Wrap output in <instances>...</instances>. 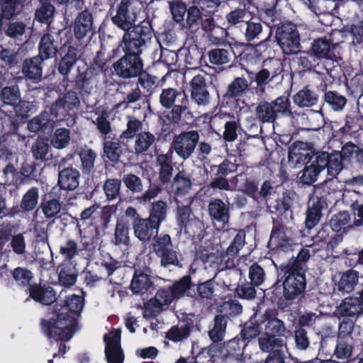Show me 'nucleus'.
Instances as JSON below:
<instances>
[{
	"label": "nucleus",
	"mask_w": 363,
	"mask_h": 363,
	"mask_svg": "<svg viewBox=\"0 0 363 363\" xmlns=\"http://www.w3.org/2000/svg\"><path fill=\"white\" fill-rule=\"evenodd\" d=\"M250 15L242 9L232 11L226 15V20L230 25H236L242 22H246L250 19Z\"/></svg>",
	"instance_id": "56"
},
{
	"label": "nucleus",
	"mask_w": 363,
	"mask_h": 363,
	"mask_svg": "<svg viewBox=\"0 0 363 363\" xmlns=\"http://www.w3.org/2000/svg\"><path fill=\"white\" fill-rule=\"evenodd\" d=\"M39 191L35 187L30 189L23 196L21 207L23 211H30L33 210L38 203Z\"/></svg>",
	"instance_id": "38"
},
{
	"label": "nucleus",
	"mask_w": 363,
	"mask_h": 363,
	"mask_svg": "<svg viewBox=\"0 0 363 363\" xmlns=\"http://www.w3.org/2000/svg\"><path fill=\"white\" fill-rule=\"evenodd\" d=\"M259 345L262 351L269 352L274 350V351L273 352H280V349L284 346L282 340L276 338L274 336L265 335H262L259 337Z\"/></svg>",
	"instance_id": "36"
},
{
	"label": "nucleus",
	"mask_w": 363,
	"mask_h": 363,
	"mask_svg": "<svg viewBox=\"0 0 363 363\" xmlns=\"http://www.w3.org/2000/svg\"><path fill=\"white\" fill-rule=\"evenodd\" d=\"M172 247L171 238L168 235H162L157 238L153 244V250L157 256L164 253Z\"/></svg>",
	"instance_id": "55"
},
{
	"label": "nucleus",
	"mask_w": 363,
	"mask_h": 363,
	"mask_svg": "<svg viewBox=\"0 0 363 363\" xmlns=\"http://www.w3.org/2000/svg\"><path fill=\"white\" fill-rule=\"evenodd\" d=\"M320 211L321 208L318 202L313 203V206L308 207L306 219V225L308 228H313L319 222L321 215Z\"/></svg>",
	"instance_id": "49"
},
{
	"label": "nucleus",
	"mask_w": 363,
	"mask_h": 363,
	"mask_svg": "<svg viewBox=\"0 0 363 363\" xmlns=\"http://www.w3.org/2000/svg\"><path fill=\"white\" fill-rule=\"evenodd\" d=\"M327 156L316 154L315 159L298 174L299 180L304 184H312L317 181L320 173L325 168Z\"/></svg>",
	"instance_id": "12"
},
{
	"label": "nucleus",
	"mask_w": 363,
	"mask_h": 363,
	"mask_svg": "<svg viewBox=\"0 0 363 363\" xmlns=\"http://www.w3.org/2000/svg\"><path fill=\"white\" fill-rule=\"evenodd\" d=\"M306 287L305 277L302 268L293 266L288 272L284 282V296L287 299H294L303 292Z\"/></svg>",
	"instance_id": "6"
},
{
	"label": "nucleus",
	"mask_w": 363,
	"mask_h": 363,
	"mask_svg": "<svg viewBox=\"0 0 363 363\" xmlns=\"http://www.w3.org/2000/svg\"><path fill=\"white\" fill-rule=\"evenodd\" d=\"M160 102L162 106L167 108L174 106L172 112V118L175 122H178L182 114L188 110L189 99L186 95L173 88L162 90L160 96Z\"/></svg>",
	"instance_id": "3"
},
{
	"label": "nucleus",
	"mask_w": 363,
	"mask_h": 363,
	"mask_svg": "<svg viewBox=\"0 0 363 363\" xmlns=\"http://www.w3.org/2000/svg\"><path fill=\"white\" fill-rule=\"evenodd\" d=\"M259 332L265 336H278L284 333V323L278 318L264 315L258 323Z\"/></svg>",
	"instance_id": "17"
},
{
	"label": "nucleus",
	"mask_w": 363,
	"mask_h": 363,
	"mask_svg": "<svg viewBox=\"0 0 363 363\" xmlns=\"http://www.w3.org/2000/svg\"><path fill=\"white\" fill-rule=\"evenodd\" d=\"M49 145L47 140L38 139L32 145L31 151L36 160H43L48 152Z\"/></svg>",
	"instance_id": "60"
},
{
	"label": "nucleus",
	"mask_w": 363,
	"mask_h": 363,
	"mask_svg": "<svg viewBox=\"0 0 363 363\" xmlns=\"http://www.w3.org/2000/svg\"><path fill=\"white\" fill-rule=\"evenodd\" d=\"M55 121L49 117V113L44 111L38 116L30 121L28 123V129L36 133L45 128H52L54 126Z\"/></svg>",
	"instance_id": "32"
},
{
	"label": "nucleus",
	"mask_w": 363,
	"mask_h": 363,
	"mask_svg": "<svg viewBox=\"0 0 363 363\" xmlns=\"http://www.w3.org/2000/svg\"><path fill=\"white\" fill-rule=\"evenodd\" d=\"M135 236L141 242H147L157 233L158 226L148 218L138 219L133 223Z\"/></svg>",
	"instance_id": "15"
},
{
	"label": "nucleus",
	"mask_w": 363,
	"mask_h": 363,
	"mask_svg": "<svg viewBox=\"0 0 363 363\" xmlns=\"http://www.w3.org/2000/svg\"><path fill=\"white\" fill-rule=\"evenodd\" d=\"M84 299L80 296L72 295L49 322L48 335L59 340L67 341L72 338L77 324V317L82 311Z\"/></svg>",
	"instance_id": "1"
},
{
	"label": "nucleus",
	"mask_w": 363,
	"mask_h": 363,
	"mask_svg": "<svg viewBox=\"0 0 363 363\" xmlns=\"http://www.w3.org/2000/svg\"><path fill=\"white\" fill-rule=\"evenodd\" d=\"M226 318L223 315H217L215 318V325L209 331V337L213 342H218L223 339L225 333Z\"/></svg>",
	"instance_id": "40"
},
{
	"label": "nucleus",
	"mask_w": 363,
	"mask_h": 363,
	"mask_svg": "<svg viewBox=\"0 0 363 363\" xmlns=\"http://www.w3.org/2000/svg\"><path fill=\"white\" fill-rule=\"evenodd\" d=\"M79 173L73 168H65L60 172L58 185L62 189L72 191L79 186Z\"/></svg>",
	"instance_id": "21"
},
{
	"label": "nucleus",
	"mask_w": 363,
	"mask_h": 363,
	"mask_svg": "<svg viewBox=\"0 0 363 363\" xmlns=\"http://www.w3.org/2000/svg\"><path fill=\"white\" fill-rule=\"evenodd\" d=\"M154 298L163 307L170 304L175 298V294L170 287L158 290Z\"/></svg>",
	"instance_id": "58"
},
{
	"label": "nucleus",
	"mask_w": 363,
	"mask_h": 363,
	"mask_svg": "<svg viewBox=\"0 0 363 363\" xmlns=\"http://www.w3.org/2000/svg\"><path fill=\"white\" fill-rule=\"evenodd\" d=\"M125 186L133 192H140L143 190L141 179L135 174H125L123 178Z\"/></svg>",
	"instance_id": "64"
},
{
	"label": "nucleus",
	"mask_w": 363,
	"mask_h": 363,
	"mask_svg": "<svg viewBox=\"0 0 363 363\" xmlns=\"http://www.w3.org/2000/svg\"><path fill=\"white\" fill-rule=\"evenodd\" d=\"M127 119V128L122 133L121 137L123 138H133L138 131L142 130L143 124L140 120L134 116H128Z\"/></svg>",
	"instance_id": "47"
},
{
	"label": "nucleus",
	"mask_w": 363,
	"mask_h": 363,
	"mask_svg": "<svg viewBox=\"0 0 363 363\" xmlns=\"http://www.w3.org/2000/svg\"><path fill=\"white\" fill-rule=\"evenodd\" d=\"M121 181L118 179H108L104 185V191L108 200H113L119 195Z\"/></svg>",
	"instance_id": "52"
},
{
	"label": "nucleus",
	"mask_w": 363,
	"mask_h": 363,
	"mask_svg": "<svg viewBox=\"0 0 363 363\" xmlns=\"http://www.w3.org/2000/svg\"><path fill=\"white\" fill-rule=\"evenodd\" d=\"M350 220V217L348 213L340 212L331 218L330 225L333 231L338 232L345 228Z\"/></svg>",
	"instance_id": "53"
},
{
	"label": "nucleus",
	"mask_w": 363,
	"mask_h": 363,
	"mask_svg": "<svg viewBox=\"0 0 363 363\" xmlns=\"http://www.w3.org/2000/svg\"><path fill=\"white\" fill-rule=\"evenodd\" d=\"M329 43L323 39L315 40L312 46V52L318 58H328L330 52Z\"/></svg>",
	"instance_id": "54"
},
{
	"label": "nucleus",
	"mask_w": 363,
	"mask_h": 363,
	"mask_svg": "<svg viewBox=\"0 0 363 363\" xmlns=\"http://www.w3.org/2000/svg\"><path fill=\"white\" fill-rule=\"evenodd\" d=\"M1 99L4 104L15 107L20 102V92L18 86H8L1 90Z\"/></svg>",
	"instance_id": "39"
},
{
	"label": "nucleus",
	"mask_w": 363,
	"mask_h": 363,
	"mask_svg": "<svg viewBox=\"0 0 363 363\" xmlns=\"http://www.w3.org/2000/svg\"><path fill=\"white\" fill-rule=\"evenodd\" d=\"M10 246L13 252L19 256H23L26 253V242L24 235L18 233L11 238Z\"/></svg>",
	"instance_id": "48"
},
{
	"label": "nucleus",
	"mask_w": 363,
	"mask_h": 363,
	"mask_svg": "<svg viewBox=\"0 0 363 363\" xmlns=\"http://www.w3.org/2000/svg\"><path fill=\"white\" fill-rule=\"evenodd\" d=\"M91 17L88 12H82L75 21L74 31L77 38H82L91 28Z\"/></svg>",
	"instance_id": "30"
},
{
	"label": "nucleus",
	"mask_w": 363,
	"mask_h": 363,
	"mask_svg": "<svg viewBox=\"0 0 363 363\" xmlns=\"http://www.w3.org/2000/svg\"><path fill=\"white\" fill-rule=\"evenodd\" d=\"M255 116L262 123H274L277 118L273 105L267 101H262L255 108Z\"/></svg>",
	"instance_id": "29"
},
{
	"label": "nucleus",
	"mask_w": 363,
	"mask_h": 363,
	"mask_svg": "<svg viewBox=\"0 0 363 363\" xmlns=\"http://www.w3.org/2000/svg\"><path fill=\"white\" fill-rule=\"evenodd\" d=\"M245 233L244 230H239L233 239L232 244L228 247L226 253L228 255L234 256L238 253L240 250L245 245Z\"/></svg>",
	"instance_id": "57"
},
{
	"label": "nucleus",
	"mask_w": 363,
	"mask_h": 363,
	"mask_svg": "<svg viewBox=\"0 0 363 363\" xmlns=\"http://www.w3.org/2000/svg\"><path fill=\"white\" fill-rule=\"evenodd\" d=\"M318 155H325L327 156L325 167H328V173L333 177H336L342 170V156L340 153L335 152L329 155L327 152H320Z\"/></svg>",
	"instance_id": "33"
},
{
	"label": "nucleus",
	"mask_w": 363,
	"mask_h": 363,
	"mask_svg": "<svg viewBox=\"0 0 363 363\" xmlns=\"http://www.w3.org/2000/svg\"><path fill=\"white\" fill-rule=\"evenodd\" d=\"M293 244L291 232L289 229L281 225L274 226L269 241V245L272 250L288 251Z\"/></svg>",
	"instance_id": "13"
},
{
	"label": "nucleus",
	"mask_w": 363,
	"mask_h": 363,
	"mask_svg": "<svg viewBox=\"0 0 363 363\" xmlns=\"http://www.w3.org/2000/svg\"><path fill=\"white\" fill-rule=\"evenodd\" d=\"M277 38L282 51L286 55L297 53L299 50V34L295 25L283 24L277 30Z\"/></svg>",
	"instance_id": "4"
},
{
	"label": "nucleus",
	"mask_w": 363,
	"mask_h": 363,
	"mask_svg": "<svg viewBox=\"0 0 363 363\" xmlns=\"http://www.w3.org/2000/svg\"><path fill=\"white\" fill-rule=\"evenodd\" d=\"M249 88L248 81L244 77H236L228 85L227 95L229 97H237L242 95Z\"/></svg>",
	"instance_id": "34"
},
{
	"label": "nucleus",
	"mask_w": 363,
	"mask_h": 363,
	"mask_svg": "<svg viewBox=\"0 0 363 363\" xmlns=\"http://www.w3.org/2000/svg\"><path fill=\"white\" fill-rule=\"evenodd\" d=\"M192 183L189 175L183 172L179 171L174 177L172 183V191L175 194V201L179 203V197L186 195L191 189Z\"/></svg>",
	"instance_id": "20"
},
{
	"label": "nucleus",
	"mask_w": 363,
	"mask_h": 363,
	"mask_svg": "<svg viewBox=\"0 0 363 363\" xmlns=\"http://www.w3.org/2000/svg\"><path fill=\"white\" fill-rule=\"evenodd\" d=\"M70 140L69 131L64 128L55 130L51 139L52 146L57 149H62L67 147Z\"/></svg>",
	"instance_id": "41"
},
{
	"label": "nucleus",
	"mask_w": 363,
	"mask_h": 363,
	"mask_svg": "<svg viewBox=\"0 0 363 363\" xmlns=\"http://www.w3.org/2000/svg\"><path fill=\"white\" fill-rule=\"evenodd\" d=\"M30 296L35 301L49 305L55 300V294L52 288H42L38 285L30 287Z\"/></svg>",
	"instance_id": "24"
},
{
	"label": "nucleus",
	"mask_w": 363,
	"mask_h": 363,
	"mask_svg": "<svg viewBox=\"0 0 363 363\" xmlns=\"http://www.w3.org/2000/svg\"><path fill=\"white\" fill-rule=\"evenodd\" d=\"M155 136L150 132H143L136 136L135 142V153L145 152L155 142Z\"/></svg>",
	"instance_id": "35"
},
{
	"label": "nucleus",
	"mask_w": 363,
	"mask_h": 363,
	"mask_svg": "<svg viewBox=\"0 0 363 363\" xmlns=\"http://www.w3.org/2000/svg\"><path fill=\"white\" fill-rule=\"evenodd\" d=\"M313 156L309 143L296 141L289 147L288 163L292 168H298L311 161Z\"/></svg>",
	"instance_id": "8"
},
{
	"label": "nucleus",
	"mask_w": 363,
	"mask_h": 363,
	"mask_svg": "<svg viewBox=\"0 0 363 363\" xmlns=\"http://www.w3.org/2000/svg\"><path fill=\"white\" fill-rule=\"evenodd\" d=\"M57 50V45L53 37L50 34L44 35L39 43V57L47 60L54 57Z\"/></svg>",
	"instance_id": "28"
},
{
	"label": "nucleus",
	"mask_w": 363,
	"mask_h": 363,
	"mask_svg": "<svg viewBox=\"0 0 363 363\" xmlns=\"http://www.w3.org/2000/svg\"><path fill=\"white\" fill-rule=\"evenodd\" d=\"M362 278L359 272L354 269L344 272L336 284V289L342 294H349L354 291L356 286Z\"/></svg>",
	"instance_id": "16"
},
{
	"label": "nucleus",
	"mask_w": 363,
	"mask_h": 363,
	"mask_svg": "<svg viewBox=\"0 0 363 363\" xmlns=\"http://www.w3.org/2000/svg\"><path fill=\"white\" fill-rule=\"evenodd\" d=\"M105 354L108 363H123L124 356L121 347V330H115L104 335Z\"/></svg>",
	"instance_id": "9"
},
{
	"label": "nucleus",
	"mask_w": 363,
	"mask_h": 363,
	"mask_svg": "<svg viewBox=\"0 0 363 363\" xmlns=\"http://www.w3.org/2000/svg\"><path fill=\"white\" fill-rule=\"evenodd\" d=\"M113 69L118 76L128 79L138 76L143 71V64L139 56L125 54L113 64Z\"/></svg>",
	"instance_id": "7"
},
{
	"label": "nucleus",
	"mask_w": 363,
	"mask_h": 363,
	"mask_svg": "<svg viewBox=\"0 0 363 363\" xmlns=\"http://www.w3.org/2000/svg\"><path fill=\"white\" fill-rule=\"evenodd\" d=\"M129 241V220L124 217H121L116 222L114 242L116 245H128Z\"/></svg>",
	"instance_id": "27"
},
{
	"label": "nucleus",
	"mask_w": 363,
	"mask_h": 363,
	"mask_svg": "<svg viewBox=\"0 0 363 363\" xmlns=\"http://www.w3.org/2000/svg\"><path fill=\"white\" fill-rule=\"evenodd\" d=\"M77 59V51L74 48H69L66 55L61 60L58 70L62 74H67Z\"/></svg>",
	"instance_id": "37"
},
{
	"label": "nucleus",
	"mask_w": 363,
	"mask_h": 363,
	"mask_svg": "<svg viewBox=\"0 0 363 363\" xmlns=\"http://www.w3.org/2000/svg\"><path fill=\"white\" fill-rule=\"evenodd\" d=\"M337 313L342 316L358 315L363 313V300L361 296L347 297L337 307Z\"/></svg>",
	"instance_id": "19"
},
{
	"label": "nucleus",
	"mask_w": 363,
	"mask_h": 363,
	"mask_svg": "<svg viewBox=\"0 0 363 363\" xmlns=\"http://www.w3.org/2000/svg\"><path fill=\"white\" fill-rule=\"evenodd\" d=\"M163 307L153 298L150 299L143 307V316L152 318L157 316L162 311Z\"/></svg>",
	"instance_id": "59"
},
{
	"label": "nucleus",
	"mask_w": 363,
	"mask_h": 363,
	"mask_svg": "<svg viewBox=\"0 0 363 363\" xmlns=\"http://www.w3.org/2000/svg\"><path fill=\"white\" fill-rule=\"evenodd\" d=\"M281 62L278 60L271 59L264 62V67L256 75L255 81L259 86L266 84L272 80L281 71Z\"/></svg>",
	"instance_id": "18"
},
{
	"label": "nucleus",
	"mask_w": 363,
	"mask_h": 363,
	"mask_svg": "<svg viewBox=\"0 0 363 363\" xmlns=\"http://www.w3.org/2000/svg\"><path fill=\"white\" fill-rule=\"evenodd\" d=\"M79 101L74 92L69 91L62 98L57 99L50 107L49 117L61 120L70 110L77 106Z\"/></svg>",
	"instance_id": "10"
},
{
	"label": "nucleus",
	"mask_w": 363,
	"mask_h": 363,
	"mask_svg": "<svg viewBox=\"0 0 363 363\" xmlns=\"http://www.w3.org/2000/svg\"><path fill=\"white\" fill-rule=\"evenodd\" d=\"M191 98L198 105H207L209 103V93L203 74H197L191 82Z\"/></svg>",
	"instance_id": "14"
},
{
	"label": "nucleus",
	"mask_w": 363,
	"mask_h": 363,
	"mask_svg": "<svg viewBox=\"0 0 363 363\" xmlns=\"http://www.w3.org/2000/svg\"><path fill=\"white\" fill-rule=\"evenodd\" d=\"M142 9L140 0H121L112 22L123 30H128L135 23L137 16Z\"/></svg>",
	"instance_id": "2"
},
{
	"label": "nucleus",
	"mask_w": 363,
	"mask_h": 363,
	"mask_svg": "<svg viewBox=\"0 0 363 363\" xmlns=\"http://www.w3.org/2000/svg\"><path fill=\"white\" fill-rule=\"evenodd\" d=\"M249 277L254 286L261 285L265 279L264 269L257 264H252L249 270Z\"/></svg>",
	"instance_id": "63"
},
{
	"label": "nucleus",
	"mask_w": 363,
	"mask_h": 363,
	"mask_svg": "<svg viewBox=\"0 0 363 363\" xmlns=\"http://www.w3.org/2000/svg\"><path fill=\"white\" fill-rule=\"evenodd\" d=\"M325 101L335 111H341L347 103V99L344 96L332 91L325 93Z\"/></svg>",
	"instance_id": "42"
},
{
	"label": "nucleus",
	"mask_w": 363,
	"mask_h": 363,
	"mask_svg": "<svg viewBox=\"0 0 363 363\" xmlns=\"http://www.w3.org/2000/svg\"><path fill=\"white\" fill-rule=\"evenodd\" d=\"M350 342V337L349 336H347L344 338L339 337L335 352L337 358L340 359H345L351 356L352 347Z\"/></svg>",
	"instance_id": "43"
},
{
	"label": "nucleus",
	"mask_w": 363,
	"mask_h": 363,
	"mask_svg": "<svg viewBox=\"0 0 363 363\" xmlns=\"http://www.w3.org/2000/svg\"><path fill=\"white\" fill-rule=\"evenodd\" d=\"M152 286V282L148 274L136 270L133 277L130 289L134 294H144Z\"/></svg>",
	"instance_id": "22"
},
{
	"label": "nucleus",
	"mask_w": 363,
	"mask_h": 363,
	"mask_svg": "<svg viewBox=\"0 0 363 363\" xmlns=\"http://www.w3.org/2000/svg\"><path fill=\"white\" fill-rule=\"evenodd\" d=\"M208 57L212 64L220 65L229 62L230 54L227 50L216 48L208 52Z\"/></svg>",
	"instance_id": "50"
},
{
	"label": "nucleus",
	"mask_w": 363,
	"mask_h": 363,
	"mask_svg": "<svg viewBox=\"0 0 363 363\" xmlns=\"http://www.w3.org/2000/svg\"><path fill=\"white\" fill-rule=\"evenodd\" d=\"M77 252V243L72 240L66 241L60 248V253L67 260L72 259Z\"/></svg>",
	"instance_id": "62"
},
{
	"label": "nucleus",
	"mask_w": 363,
	"mask_h": 363,
	"mask_svg": "<svg viewBox=\"0 0 363 363\" xmlns=\"http://www.w3.org/2000/svg\"><path fill=\"white\" fill-rule=\"evenodd\" d=\"M150 40L148 35L140 34L136 30L126 33L123 38V48L127 55H136L139 56L147 46V43Z\"/></svg>",
	"instance_id": "11"
},
{
	"label": "nucleus",
	"mask_w": 363,
	"mask_h": 363,
	"mask_svg": "<svg viewBox=\"0 0 363 363\" xmlns=\"http://www.w3.org/2000/svg\"><path fill=\"white\" fill-rule=\"evenodd\" d=\"M274 108L275 114L277 117L278 114H290V103L289 99L286 96H280L276 99L274 101L271 102Z\"/></svg>",
	"instance_id": "61"
},
{
	"label": "nucleus",
	"mask_w": 363,
	"mask_h": 363,
	"mask_svg": "<svg viewBox=\"0 0 363 363\" xmlns=\"http://www.w3.org/2000/svg\"><path fill=\"white\" fill-rule=\"evenodd\" d=\"M59 280L64 285H73L77 280L75 269L74 267H65L62 266L59 271Z\"/></svg>",
	"instance_id": "51"
},
{
	"label": "nucleus",
	"mask_w": 363,
	"mask_h": 363,
	"mask_svg": "<svg viewBox=\"0 0 363 363\" xmlns=\"http://www.w3.org/2000/svg\"><path fill=\"white\" fill-rule=\"evenodd\" d=\"M42 211L46 218H51L58 215L61 211V204L55 199L44 201L40 206Z\"/></svg>",
	"instance_id": "44"
},
{
	"label": "nucleus",
	"mask_w": 363,
	"mask_h": 363,
	"mask_svg": "<svg viewBox=\"0 0 363 363\" xmlns=\"http://www.w3.org/2000/svg\"><path fill=\"white\" fill-rule=\"evenodd\" d=\"M166 203L163 201H157L153 203L152 211L148 218L159 227L166 218Z\"/></svg>",
	"instance_id": "46"
},
{
	"label": "nucleus",
	"mask_w": 363,
	"mask_h": 363,
	"mask_svg": "<svg viewBox=\"0 0 363 363\" xmlns=\"http://www.w3.org/2000/svg\"><path fill=\"white\" fill-rule=\"evenodd\" d=\"M157 163L160 167L159 177L162 183H167L172 176V155L160 154L157 157Z\"/></svg>",
	"instance_id": "25"
},
{
	"label": "nucleus",
	"mask_w": 363,
	"mask_h": 363,
	"mask_svg": "<svg viewBox=\"0 0 363 363\" xmlns=\"http://www.w3.org/2000/svg\"><path fill=\"white\" fill-rule=\"evenodd\" d=\"M208 211L210 216L218 222L222 223L223 225L228 223V208L221 200L216 199L211 201L208 206Z\"/></svg>",
	"instance_id": "26"
},
{
	"label": "nucleus",
	"mask_w": 363,
	"mask_h": 363,
	"mask_svg": "<svg viewBox=\"0 0 363 363\" xmlns=\"http://www.w3.org/2000/svg\"><path fill=\"white\" fill-rule=\"evenodd\" d=\"M43 59L39 56L24 61L22 72L28 79L38 81L42 77Z\"/></svg>",
	"instance_id": "23"
},
{
	"label": "nucleus",
	"mask_w": 363,
	"mask_h": 363,
	"mask_svg": "<svg viewBox=\"0 0 363 363\" xmlns=\"http://www.w3.org/2000/svg\"><path fill=\"white\" fill-rule=\"evenodd\" d=\"M318 95L308 88L300 90L294 96V103L299 107H311L318 102Z\"/></svg>",
	"instance_id": "31"
},
{
	"label": "nucleus",
	"mask_w": 363,
	"mask_h": 363,
	"mask_svg": "<svg viewBox=\"0 0 363 363\" xmlns=\"http://www.w3.org/2000/svg\"><path fill=\"white\" fill-rule=\"evenodd\" d=\"M199 140V135L197 131H184L174 136L172 147L179 157L187 160L194 152Z\"/></svg>",
	"instance_id": "5"
},
{
	"label": "nucleus",
	"mask_w": 363,
	"mask_h": 363,
	"mask_svg": "<svg viewBox=\"0 0 363 363\" xmlns=\"http://www.w3.org/2000/svg\"><path fill=\"white\" fill-rule=\"evenodd\" d=\"M23 0H3L1 3V13L3 17L11 18L18 13Z\"/></svg>",
	"instance_id": "45"
}]
</instances>
